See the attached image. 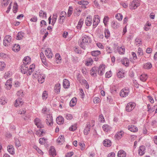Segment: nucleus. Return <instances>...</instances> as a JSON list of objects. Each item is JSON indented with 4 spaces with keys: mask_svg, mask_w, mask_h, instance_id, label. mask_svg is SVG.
Returning a JSON list of instances; mask_svg holds the SVG:
<instances>
[{
    "mask_svg": "<svg viewBox=\"0 0 157 157\" xmlns=\"http://www.w3.org/2000/svg\"><path fill=\"white\" fill-rule=\"evenodd\" d=\"M91 39L90 36L86 35L82 36L78 41L79 46L84 50L86 49V45L89 44L91 42Z\"/></svg>",
    "mask_w": 157,
    "mask_h": 157,
    "instance_id": "nucleus-1",
    "label": "nucleus"
},
{
    "mask_svg": "<svg viewBox=\"0 0 157 157\" xmlns=\"http://www.w3.org/2000/svg\"><path fill=\"white\" fill-rule=\"evenodd\" d=\"M136 104L133 102H131L127 104L125 108L126 111L127 112L132 111L136 106Z\"/></svg>",
    "mask_w": 157,
    "mask_h": 157,
    "instance_id": "nucleus-2",
    "label": "nucleus"
},
{
    "mask_svg": "<svg viewBox=\"0 0 157 157\" xmlns=\"http://www.w3.org/2000/svg\"><path fill=\"white\" fill-rule=\"evenodd\" d=\"M129 92V88L128 87H125L121 90L119 94L121 97L124 98L128 95Z\"/></svg>",
    "mask_w": 157,
    "mask_h": 157,
    "instance_id": "nucleus-3",
    "label": "nucleus"
},
{
    "mask_svg": "<svg viewBox=\"0 0 157 157\" xmlns=\"http://www.w3.org/2000/svg\"><path fill=\"white\" fill-rule=\"evenodd\" d=\"M12 41V37L9 35H8L5 36L3 40V45L6 47L10 45Z\"/></svg>",
    "mask_w": 157,
    "mask_h": 157,
    "instance_id": "nucleus-4",
    "label": "nucleus"
},
{
    "mask_svg": "<svg viewBox=\"0 0 157 157\" xmlns=\"http://www.w3.org/2000/svg\"><path fill=\"white\" fill-rule=\"evenodd\" d=\"M140 5L139 1L138 0H133L129 5V8L131 9L135 10Z\"/></svg>",
    "mask_w": 157,
    "mask_h": 157,
    "instance_id": "nucleus-5",
    "label": "nucleus"
},
{
    "mask_svg": "<svg viewBox=\"0 0 157 157\" xmlns=\"http://www.w3.org/2000/svg\"><path fill=\"white\" fill-rule=\"evenodd\" d=\"M66 13L64 11H62L60 13L59 18V23L61 25H63L64 21L65 18L66 17Z\"/></svg>",
    "mask_w": 157,
    "mask_h": 157,
    "instance_id": "nucleus-6",
    "label": "nucleus"
},
{
    "mask_svg": "<svg viewBox=\"0 0 157 157\" xmlns=\"http://www.w3.org/2000/svg\"><path fill=\"white\" fill-rule=\"evenodd\" d=\"M35 124L39 128H44V125L42 124L41 121L39 118L36 117L34 120Z\"/></svg>",
    "mask_w": 157,
    "mask_h": 157,
    "instance_id": "nucleus-7",
    "label": "nucleus"
},
{
    "mask_svg": "<svg viewBox=\"0 0 157 157\" xmlns=\"http://www.w3.org/2000/svg\"><path fill=\"white\" fill-rule=\"evenodd\" d=\"M100 17L98 15L94 16L93 21V28H95L98 25L100 21Z\"/></svg>",
    "mask_w": 157,
    "mask_h": 157,
    "instance_id": "nucleus-8",
    "label": "nucleus"
},
{
    "mask_svg": "<svg viewBox=\"0 0 157 157\" xmlns=\"http://www.w3.org/2000/svg\"><path fill=\"white\" fill-rule=\"evenodd\" d=\"M105 65L101 64L98 68V72L99 75L101 76L103 75L105 68Z\"/></svg>",
    "mask_w": 157,
    "mask_h": 157,
    "instance_id": "nucleus-9",
    "label": "nucleus"
},
{
    "mask_svg": "<svg viewBox=\"0 0 157 157\" xmlns=\"http://www.w3.org/2000/svg\"><path fill=\"white\" fill-rule=\"evenodd\" d=\"M45 54L46 57L48 58H52L53 56L51 49L50 48H47L46 49Z\"/></svg>",
    "mask_w": 157,
    "mask_h": 157,
    "instance_id": "nucleus-10",
    "label": "nucleus"
},
{
    "mask_svg": "<svg viewBox=\"0 0 157 157\" xmlns=\"http://www.w3.org/2000/svg\"><path fill=\"white\" fill-rule=\"evenodd\" d=\"M45 76L44 74L42 73H40L37 77L38 81L39 83H43L45 80Z\"/></svg>",
    "mask_w": 157,
    "mask_h": 157,
    "instance_id": "nucleus-11",
    "label": "nucleus"
},
{
    "mask_svg": "<svg viewBox=\"0 0 157 157\" xmlns=\"http://www.w3.org/2000/svg\"><path fill=\"white\" fill-rule=\"evenodd\" d=\"M28 65H26L23 64L21 65L20 68L21 72L24 74H25L28 71Z\"/></svg>",
    "mask_w": 157,
    "mask_h": 157,
    "instance_id": "nucleus-12",
    "label": "nucleus"
},
{
    "mask_svg": "<svg viewBox=\"0 0 157 157\" xmlns=\"http://www.w3.org/2000/svg\"><path fill=\"white\" fill-rule=\"evenodd\" d=\"M91 127V125L90 123H88L86 124L83 131L84 134L85 135H87L89 133Z\"/></svg>",
    "mask_w": 157,
    "mask_h": 157,
    "instance_id": "nucleus-13",
    "label": "nucleus"
},
{
    "mask_svg": "<svg viewBox=\"0 0 157 157\" xmlns=\"http://www.w3.org/2000/svg\"><path fill=\"white\" fill-rule=\"evenodd\" d=\"M12 79V78H10L7 80L5 84V86H6V87H5V88L7 90H10L11 88Z\"/></svg>",
    "mask_w": 157,
    "mask_h": 157,
    "instance_id": "nucleus-14",
    "label": "nucleus"
},
{
    "mask_svg": "<svg viewBox=\"0 0 157 157\" xmlns=\"http://www.w3.org/2000/svg\"><path fill=\"white\" fill-rule=\"evenodd\" d=\"M98 70L96 67H93L90 70V74L92 76L95 77L97 76V73Z\"/></svg>",
    "mask_w": 157,
    "mask_h": 157,
    "instance_id": "nucleus-15",
    "label": "nucleus"
},
{
    "mask_svg": "<svg viewBox=\"0 0 157 157\" xmlns=\"http://www.w3.org/2000/svg\"><path fill=\"white\" fill-rule=\"evenodd\" d=\"M24 102L23 101L22 99L21 98H17L15 101V103L14 104V106L16 107H17L20 104L21 105H23Z\"/></svg>",
    "mask_w": 157,
    "mask_h": 157,
    "instance_id": "nucleus-16",
    "label": "nucleus"
},
{
    "mask_svg": "<svg viewBox=\"0 0 157 157\" xmlns=\"http://www.w3.org/2000/svg\"><path fill=\"white\" fill-rule=\"evenodd\" d=\"M92 17L91 16L87 17L85 20V24L86 26H89L92 23Z\"/></svg>",
    "mask_w": 157,
    "mask_h": 157,
    "instance_id": "nucleus-17",
    "label": "nucleus"
},
{
    "mask_svg": "<svg viewBox=\"0 0 157 157\" xmlns=\"http://www.w3.org/2000/svg\"><path fill=\"white\" fill-rule=\"evenodd\" d=\"M46 122L47 124L48 125L52 126L53 123V121L52 116L49 115L48 117H46Z\"/></svg>",
    "mask_w": 157,
    "mask_h": 157,
    "instance_id": "nucleus-18",
    "label": "nucleus"
},
{
    "mask_svg": "<svg viewBox=\"0 0 157 157\" xmlns=\"http://www.w3.org/2000/svg\"><path fill=\"white\" fill-rule=\"evenodd\" d=\"M49 153L51 156L54 157L56 156V150L53 146H52L51 147L49 150Z\"/></svg>",
    "mask_w": 157,
    "mask_h": 157,
    "instance_id": "nucleus-19",
    "label": "nucleus"
},
{
    "mask_svg": "<svg viewBox=\"0 0 157 157\" xmlns=\"http://www.w3.org/2000/svg\"><path fill=\"white\" fill-rule=\"evenodd\" d=\"M128 129L130 131L135 132H136L138 131V129L137 128L133 125H128Z\"/></svg>",
    "mask_w": 157,
    "mask_h": 157,
    "instance_id": "nucleus-20",
    "label": "nucleus"
},
{
    "mask_svg": "<svg viewBox=\"0 0 157 157\" xmlns=\"http://www.w3.org/2000/svg\"><path fill=\"white\" fill-rule=\"evenodd\" d=\"M121 63L126 67L129 66V63L128 59L127 58H123L121 60Z\"/></svg>",
    "mask_w": 157,
    "mask_h": 157,
    "instance_id": "nucleus-21",
    "label": "nucleus"
},
{
    "mask_svg": "<svg viewBox=\"0 0 157 157\" xmlns=\"http://www.w3.org/2000/svg\"><path fill=\"white\" fill-rule=\"evenodd\" d=\"M112 128L107 124H105L102 126V129L105 132H109L111 131Z\"/></svg>",
    "mask_w": 157,
    "mask_h": 157,
    "instance_id": "nucleus-22",
    "label": "nucleus"
},
{
    "mask_svg": "<svg viewBox=\"0 0 157 157\" xmlns=\"http://www.w3.org/2000/svg\"><path fill=\"white\" fill-rule=\"evenodd\" d=\"M103 144L105 147H110L111 146L112 142L109 140L105 139L103 141Z\"/></svg>",
    "mask_w": 157,
    "mask_h": 157,
    "instance_id": "nucleus-23",
    "label": "nucleus"
},
{
    "mask_svg": "<svg viewBox=\"0 0 157 157\" xmlns=\"http://www.w3.org/2000/svg\"><path fill=\"white\" fill-rule=\"evenodd\" d=\"M35 65L34 64L31 65L29 67L28 69V73L27 74L28 76L30 75L34 71Z\"/></svg>",
    "mask_w": 157,
    "mask_h": 157,
    "instance_id": "nucleus-24",
    "label": "nucleus"
},
{
    "mask_svg": "<svg viewBox=\"0 0 157 157\" xmlns=\"http://www.w3.org/2000/svg\"><path fill=\"white\" fill-rule=\"evenodd\" d=\"M145 147L144 146H141L139 147L138 150V154L139 155L142 156L145 153Z\"/></svg>",
    "mask_w": 157,
    "mask_h": 157,
    "instance_id": "nucleus-25",
    "label": "nucleus"
},
{
    "mask_svg": "<svg viewBox=\"0 0 157 157\" xmlns=\"http://www.w3.org/2000/svg\"><path fill=\"white\" fill-rule=\"evenodd\" d=\"M63 86L65 89L68 88L70 86V82L69 81L66 79H64L63 81Z\"/></svg>",
    "mask_w": 157,
    "mask_h": 157,
    "instance_id": "nucleus-26",
    "label": "nucleus"
},
{
    "mask_svg": "<svg viewBox=\"0 0 157 157\" xmlns=\"http://www.w3.org/2000/svg\"><path fill=\"white\" fill-rule=\"evenodd\" d=\"M57 123L59 125L63 124L64 122V119L62 116H59L56 119Z\"/></svg>",
    "mask_w": 157,
    "mask_h": 157,
    "instance_id": "nucleus-27",
    "label": "nucleus"
},
{
    "mask_svg": "<svg viewBox=\"0 0 157 157\" xmlns=\"http://www.w3.org/2000/svg\"><path fill=\"white\" fill-rule=\"evenodd\" d=\"M23 63L26 65H28L30 63L31 61V58L28 56L25 57L23 59Z\"/></svg>",
    "mask_w": 157,
    "mask_h": 157,
    "instance_id": "nucleus-28",
    "label": "nucleus"
},
{
    "mask_svg": "<svg viewBox=\"0 0 157 157\" xmlns=\"http://www.w3.org/2000/svg\"><path fill=\"white\" fill-rule=\"evenodd\" d=\"M55 92L57 94L59 93L60 90V85L59 83L56 84L54 87Z\"/></svg>",
    "mask_w": 157,
    "mask_h": 157,
    "instance_id": "nucleus-29",
    "label": "nucleus"
},
{
    "mask_svg": "<svg viewBox=\"0 0 157 157\" xmlns=\"http://www.w3.org/2000/svg\"><path fill=\"white\" fill-rule=\"evenodd\" d=\"M126 153L122 150H120L117 153L118 157H126Z\"/></svg>",
    "mask_w": 157,
    "mask_h": 157,
    "instance_id": "nucleus-30",
    "label": "nucleus"
},
{
    "mask_svg": "<svg viewBox=\"0 0 157 157\" xmlns=\"http://www.w3.org/2000/svg\"><path fill=\"white\" fill-rule=\"evenodd\" d=\"M77 101V99L76 97L73 98L70 102V106L71 107H74L76 105Z\"/></svg>",
    "mask_w": 157,
    "mask_h": 157,
    "instance_id": "nucleus-31",
    "label": "nucleus"
},
{
    "mask_svg": "<svg viewBox=\"0 0 157 157\" xmlns=\"http://www.w3.org/2000/svg\"><path fill=\"white\" fill-rule=\"evenodd\" d=\"M64 141V138L63 136H60L56 140V142L59 144H62Z\"/></svg>",
    "mask_w": 157,
    "mask_h": 157,
    "instance_id": "nucleus-32",
    "label": "nucleus"
},
{
    "mask_svg": "<svg viewBox=\"0 0 157 157\" xmlns=\"http://www.w3.org/2000/svg\"><path fill=\"white\" fill-rule=\"evenodd\" d=\"M101 54L100 51L95 50L91 51L90 52V54L91 56L95 57H98Z\"/></svg>",
    "mask_w": 157,
    "mask_h": 157,
    "instance_id": "nucleus-33",
    "label": "nucleus"
},
{
    "mask_svg": "<svg viewBox=\"0 0 157 157\" xmlns=\"http://www.w3.org/2000/svg\"><path fill=\"white\" fill-rule=\"evenodd\" d=\"M124 72L123 71H119L117 73V77L119 78H122L124 77Z\"/></svg>",
    "mask_w": 157,
    "mask_h": 157,
    "instance_id": "nucleus-34",
    "label": "nucleus"
},
{
    "mask_svg": "<svg viewBox=\"0 0 157 157\" xmlns=\"http://www.w3.org/2000/svg\"><path fill=\"white\" fill-rule=\"evenodd\" d=\"M117 50L120 54H124V53L125 48L124 46L121 47L118 46L117 48Z\"/></svg>",
    "mask_w": 157,
    "mask_h": 157,
    "instance_id": "nucleus-35",
    "label": "nucleus"
},
{
    "mask_svg": "<svg viewBox=\"0 0 157 157\" xmlns=\"http://www.w3.org/2000/svg\"><path fill=\"white\" fill-rule=\"evenodd\" d=\"M152 67V64L151 63L147 62L144 64L143 68L149 70Z\"/></svg>",
    "mask_w": 157,
    "mask_h": 157,
    "instance_id": "nucleus-36",
    "label": "nucleus"
},
{
    "mask_svg": "<svg viewBox=\"0 0 157 157\" xmlns=\"http://www.w3.org/2000/svg\"><path fill=\"white\" fill-rule=\"evenodd\" d=\"M20 49V46L18 44H15L12 48V50L15 52H18Z\"/></svg>",
    "mask_w": 157,
    "mask_h": 157,
    "instance_id": "nucleus-37",
    "label": "nucleus"
},
{
    "mask_svg": "<svg viewBox=\"0 0 157 157\" xmlns=\"http://www.w3.org/2000/svg\"><path fill=\"white\" fill-rule=\"evenodd\" d=\"M7 150L9 152L11 155H13L14 152L13 151L14 150L13 146L12 145H9L7 146Z\"/></svg>",
    "mask_w": 157,
    "mask_h": 157,
    "instance_id": "nucleus-38",
    "label": "nucleus"
},
{
    "mask_svg": "<svg viewBox=\"0 0 157 157\" xmlns=\"http://www.w3.org/2000/svg\"><path fill=\"white\" fill-rule=\"evenodd\" d=\"M148 77V76L147 74H143L140 75V78L141 81L145 82L147 80Z\"/></svg>",
    "mask_w": 157,
    "mask_h": 157,
    "instance_id": "nucleus-39",
    "label": "nucleus"
},
{
    "mask_svg": "<svg viewBox=\"0 0 157 157\" xmlns=\"http://www.w3.org/2000/svg\"><path fill=\"white\" fill-rule=\"evenodd\" d=\"M24 33L23 32H18L16 36V39L18 40H20L22 39L24 36Z\"/></svg>",
    "mask_w": 157,
    "mask_h": 157,
    "instance_id": "nucleus-40",
    "label": "nucleus"
},
{
    "mask_svg": "<svg viewBox=\"0 0 157 157\" xmlns=\"http://www.w3.org/2000/svg\"><path fill=\"white\" fill-rule=\"evenodd\" d=\"M57 18V13H54L52 15V25H54L56 22Z\"/></svg>",
    "mask_w": 157,
    "mask_h": 157,
    "instance_id": "nucleus-41",
    "label": "nucleus"
},
{
    "mask_svg": "<svg viewBox=\"0 0 157 157\" xmlns=\"http://www.w3.org/2000/svg\"><path fill=\"white\" fill-rule=\"evenodd\" d=\"M45 133L44 130L42 129H40L36 132V135L40 137L43 136V134Z\"/></svg>",
    "mask_w": 157,
    "mask_h": 157,
    "instance_id": "nucleus-42",
    "label": "nucleus"
},
{
    "mask_svg": "<svg viewBox=\"0 0 157 157\" xmlns=\"http://www.w3.org/2000/svg\"><path fill=\"white\" fill-rule=\"evenodd\" d=\"M112 26L114 29H117L119 27L120 24L117 22L113 21L112 22Z\"/></svg>",
    "mask_w": 157,
    "mask_h": 157,
    "instance_id": "nucleus-43",
    "label": "nucleus"
},
{
    "mask_svg": "<svg viewBox=\"0 0 157 157\" xmlns=\"http://www.w3.org/2000/svg\"><path fill=\"white\" fill-rule=\"evenodd\" d=\"M105 37L106 39H108L110 37V32L108 29H105L104 31Z\"/></svg>",
    "mask_w": 157,
    "mask_h": 157,
    "instance_id": "nucleus-44",
    "label": "nucleus"
},
{
    "mask_svg": "<svg viewBox=\"0 0 157 157\" xmlns=\"http://www.w3.org/2000/svg\"><path fill=\"white\" fill-rule=\"evenodd\" d=\"M47 139L44 137L41 138L39 139V143L40 144L42 145L45 144L46 143V141Z\"/></svg>",
    "mask_w": 157,
    "mask_h": 157,
    "instance_id": "nucleus-45",
    "label": "nucleus"
},
{
    "mask_svg": "<svg viewBox=\"0 0 157 157\" xmlns=\"http://www.w3.org/2000/svg\"><path fill=\"white\" fill-rule=\"evenodd\" d=\"M48 92L47 91L44 90L42 94V98L43 100H46L48 98Z\"/></svg>",
    "mask_w": 157,
    "mask_h": 157,
    "instance_id": "nucleus-46",
    "label": "nucleus"
},
{
    "mask_svg": "<svg viewBox=\"0 0 157 157\" xmlns=\"http://www.w3.org/2000/svg\"><path fill=\"white\" fill-rule=\"evenodd\" d=\"M73 8L71 6H70L69 7L67 13V16L68 17H70L73 13Z\"/></svg>",
    "mask_w": 157,
    "mask_h": 157,
    "instance_id": "nucleus-47",
    "label": "nucleus"
},
{
    "mask_svg": "<svg viewBox=\"0 0 157 157\" xmlns=\"http://www.w3.org/2000/svg\"><path fill=\"white\" fill-rule=\"evenodd\" d=\"M137 55L138 56H141L144 55L143 51L142 49L139 47L138 49V52H137Z\"/></svg>",
    "mask_w": 157,
    "mask_h": 157,
    "instance_id": "nucleus-48",
    "label": "nucleus"
},
{
    "mask_svg": "<svg viewBox=\"0 0 157 157\" xmlns=\"http://www.w3.org/2000/svg\"><path fill=\"white\" fill-rule=\"evenodd\" d=\"M115 17L119 21H121L123 18V16L120 13H118L116 14Z\"/></svg>",
    "mask_w": 157,
    "mask_h": 157,
    "instance_id": "nucleus-49",
    "label": "nucleus"
},
{
    "mask_svg": "<svg viewBox=\"0 0 157 157\" xmlns=\"http://www.w3.org/2000/svg\"><path fill=\"white\" fill-rule=\"evenodd\" d=\"M83 23V21L82 19H80L78 23L77 28L78 29H81Z\"/></svg>",
    "mask_w": 157,
    "mask_h": 157,
    "instance_id": "nucleus-50",
    "label": "nucleus"
},
{
    "mask_svg": "<svg viewBox=\"0 0 157 157\" xmlns=\"http://www.w3.org/2000/svg\"><path fill=\"white\" fill-rule=\"evenodd\" d=\"M98 119L99 121L100 122L104 123L105 122V120L102 114H101L99 115Z\"/></svg>",
    "mask_w": 157,
    "mask_h": 157,
    "instance_id": "nucleus-51",
    "label": "nucleus"
},
{
    "mask_svg": "<svg viewBox=\"0 0 157 157\" xmlns=\"http://www.w3.org/2000/svg\"><path fill=\"white\" fill-rule=\"evenodd\" d=\"M93 62V59L91 58H89L88 61L86 62L85 65L86 66H89L91 65Z\"/></svg>",
    "mask_w": 157,
    "mask_h": 157,
    "instance_id": "nucleus-52",
    "label": "nucleus"
},
{
    "mask_svg": "<svg viewBox=\"0 0 157 157\" xmlns=\"http://www.w3.org/2000/svg\"><path fill=\"white\" fill-rule=\"evenodd\" d=\"M109 20V18L108 16H105L103 19V22L105 26Z\"/></svg>",
    "mask_w": 157,
    "mask_h": 157,
    "instance_id": "nucleus-53",
    "label": "nucleus"
},
{
    "mask_svg": "<svg viewBox=\"0 0 157 157\" xmlns=\"http://www.w3.org/2000/svg\"><path fill=\"white\" fill-rule=\"evenodd\" d=\"M5 67V63L3 62H0V70L3 71Z\"/></svg>",
    "mask_w": 157,
    "mask_h": 157,
    "instance_id": "nucleus-54",
    "label": "nucleus"
},
{
    "mask_svg": "<svg viewBox=\"0 0 157 157\" xmlns=\"http://www.w3.org/2000/svg\"><path fill=\"white\" fill-rule=\"evenodd\" d=\"M89 2L87 1L82 0L80 1H79L78 3L82 6L86 5L89 4Z\"/></svg>",
    "mask_w": 157,
    "mask_h": 157,
    "instance_id": "nucleus-55",
    "label": "nucleus"
},
{
    "mask_svg": "<svg viewBox=\"0 0 157 157\" xmlns=\"http://www.w3.org/2000/svg\"><path fill=\"white\" fill-rule=\"evenodd\" d=\"M122 134H123V132L121 131L120 132H117L115 135V136L117 139H120L121 137Z\"/></svg>",
    "mask_w": 157,
    "mask_h": 157,
    "instance_id": "nucleus-56",
    "label": "nucleus"
},
{
    "mask_svg": "<svg viewBox=\"0 0 157 157\" xmlns=\"http://www.w3.org/2000/svg\"><path fill=\"white\" fill-rule=\"evenodd\" d=\"M17 95L19 97H23L24 94H23V91L22 90L18 91L17 93Z\"/></svg>",
    "mask_w": 157,
    "mask_h": 157,
    "instance_id": "nucleus-57",
    "label": "nucleus"
},
{
    "mask_svg": "<svg viewBox=\"0 0 157 157\" xmlns=\"http://www.w3.org/2000/svg\"><path fill=\"white\" fill-rule=\"evenodd\" d=\"M21 83L20 82H19L18 81H16L14 82L13 85L15 87L17 88L20 87L21 85Z\"/></svg>",
    "mask_w": 157,
    "mask_h": 157,
    "instance_id": "nucleus-58",
    "label": "nucleus"
},
{
    "mask_svg": "<svg viewBox=\"0 0 157 157\" xmlns=\"http://www.w3.org/2000/svg\"><path fill=\"white\" fill-rule=\"evenodd\" d=\"M77 129V124L72 125L69 128V130L71 131H74Z\"/></svg>",
    "mask_w": 157,
    "mask_h": 157,
    "instance_id": "nucleus-59",
    "label": "nucleus"
},
{
    "mask_svg": "<svg viewBox=\"0 0 157 157\" xmlns=\"http://www.w3.org/2000/svg\"><path fill=\"white\" fill-rule=\"evenodd\" d=\"M55 57L57 61L60 62V61L61 60V58L59 53H57L56 54Z\"/></svg>",
    "mask_w": 157,
    "mask_h": 157,
    "instance_id": "nucleus-60",
    "label": "nucleus"
},
{
    "mask_svg": "<svg viewBox=\"0 0 157 157\" xmlns=\"http://www.w3.org/2000/svg\"><path fill=\"white\" fill-rule=\"evenodd\" d=\"M111 76L112 74L111 71H107L105 74V77L106 78H109L111 77Z\"/></svg>",
    "mask_w": 157,
    "mask_h": 157,
    "instance_id": "nucleus-61",
    "label": "nucleus"
},
{
    "mask_svg": "<svg viewBox=\"0 0 157 157\" xmlns=\"http://www.w3.org/2000/svg\"><path fill=\"white\" fill-rule=\"evenodd\" d=\"M78 144L81 147V150L82 151L84 150L85 148V144L84 143H82L81 142H79Z\"/></svg>",
    "mask_w": 157,
    "mask_h": 157,
    "instance_id": "nucleus-62",
    "label": "nucleus"
},
{
    "mask_svg": "<svg viewBox=\"0 0 157 157\" xmlns=\"http://www.w3.org/2000/svg\"><path fill=\"white\" fill-rule=\"evenodd\" d=\"M65 117L67 120H71L73 118V116L71 114L67 113L65 114Z\"/></svg>",
    "mask_w": 157,
    "mask_h": 157,
    "instance_id": "nucleus-63",
    "label": "nucleus"
},
{
    "mask_svg": "<svg viewBox=\"0 0 157 157\" xmlns=\"http://www.w3.org/2000/svg\"><path fill=\"white\" fill-rule=\"evenodd\" d=\"M10 0H3L2 2V6L6 7L7 6Z\"/></svg>",
    "mask_w": 157,
    "mask_h": 157,
    "instance_id": "nucleus-64",
    "label": "nucleus"
}]
</instances>
